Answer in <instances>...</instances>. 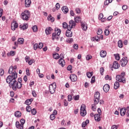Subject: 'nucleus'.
<instances>
[{"instance_id":"obj_4","label":"nucleus","mask_w":129,"mask_h":129,"mask_svg":"<svg viewBox=\"0 0 129 129\" xmlns=\"http://www.w3.org/2000/svg\"><path fill=\"white\" fill-rule=\"evenodd\" d=\"M22 86L23 84H22V83H18V81L15 80V82L11 86V87H12V89L14 90V91H17V89H21Z\"/></svg>"},{"instance_id":"obj_24","label":"nucleus","mask_w":129,"mask_h":129,"mask_svg":"<svg viewBox=\"0 0 129 129\" xmlns=\"http://www.w3.org/2000/svg\"><path fill=\"white\" fill-rule=\"evenodd\" d=\"M94 118L96 121H100V115L98 114H95L94 115Z\"/></svg>"},{"instance_id":"obj_16","label":"nucleus","mask_w":129,"mask_h":129,"mask_svg":"<svg viewBox=\"0 0 129 129\" xmlns=\"http://www.w3.org/2000/svg\"><path fill=\"white\" fill-rule=\"evenodd\" d=\"M25 6L26 8H30L32 1L31 0H25Z\"/></svg>"},{"instance_id":"obj_22","label":"nucleus","mask_w":129,"mask_h":129,"mask_svg":"<svg viewBox=\"0 0 129 129\" xmlns=\"http://www.w3.org/2000/svg\"><path fill=\"white\" fill-rule=\"evenodd\" d=\"M100 56L102 57V58L106 57V51L104 50H101L100 52Z\"/></svg>"},{"instance_id":"obj_21","label":"nucleus","mask_w":129,"mask_h":129,"mask_svg":"<svg viewBox=\"0 0 129 129\" xmlns=\"http://www.w3.org/2000/svg\"><path fill=\"white\" fill-rule=\"evenodd\" d=\"M59 65L61 66L62 67H64L65 66V61L62 58H60L58 60Z\"/></svg>"},{"instance_id":"obj_57","label":"nucleus","mask_w":129,"mask_h":129,"mask_svg":"<svg viewBox=\"0 0 129 129\" xmlns=\"http://www.w3.org/2000/svg\"><path fill=\"white\" fill-rule=\"evenodd\" d=\"M68 101H71L72 100V95H69L68 96Z\"/></svg>"},{"instance_id":"obj_37","label":"nucleus","mask_w":129,"mask_h":129,"mask_svg":"<svg viewBox=\"0 0 129 129\" xmlns=\"http://www.w3.org/2000/svg\"><path fill=\"white\" fill-rule=\"evenodd\" d=\"M31 110H32V107H31V106L28 105L26 107V111H27L28 112H30V111H31Z\"/></svg>"},{"instance_id":"obj_32","label":"nucleus","mask_w":129,"mask_h":129,"mask_svg":"<svg viewBox=\"0 0 129 129\" xmlns=\"http://www.w3.org/2000/svg\"><path fill=\"white\" fill-rule=\"evenodd\" d=\"M53 57L54 59H55L56 60H58L59 58H60V56L58 53H55L53 54Z\"/></svg>"},{"instance_id":"obj_58","label":"nucleus","mask_w":129,"mask_h":129,"mask_svg":"<svg viewBox=\"0 0 129 129\" xmlns=\"http://www.w3.org/2000/svg\"><path fill=\"white\" fill-rule=\"evenodd\" d=\"M98 19L99 20H102V19H103V14L102 13L99 15Z\"/></svg>"},{"instance_id":"obj_41","label":"nucleus","mask_w":129,"mask_h":129,"mask_svg":"<svg viewBox=\"0 0 129 129\" xmlns=\"http://www.w3.org/2000/svg\"><path fill=\"white\" fill-rule=\"evenodd\" d=\"M67 43H69L70 44H71L73 42V38H68L67 39Z\"/></svg>"},{"instance_id":"obj_31","label":"nucleus","mask_w":129,"mask_h":129,"mask_svg":"<svg viewBox=\"0 0 129 129\" xmlns=\"http://www.w3.org/2000/svg\"><path fill=\"white\" fill-rule=\"evenodd\" d=\"M9 74H13L14 73V67L11 66L9 69Z\"/></svg>"},{"instance_id":"obj_35","label":"nucleus","mask_w":129,"mask_h":129,"mask_svg":"<svg viewBox=\"0 0 129 129\" xmlns=\"http://www.w3.org/2000/svg\"><path fill=\"white\" fill-rule=\"evenodd\" d=\"M118 46L119 48H122L123 44H122V41L121 40H119L118 41Z\"/></svg>"},{"instance_id":"obj_43","label":"nucleus","mask_w":129,"mask_h":129,"mask_svg":"<svg viewBox=\"0 0 129 129\" xmlns=\"http://www.w3.org/2000/svg\"><path fill=\"white\" fill-rule=\"evenodd\" d=\"M104 34L105 36H108L109 35V30H108V29H105L104 31Z\"/></svg>"},{"instance_id":"obj_63","label":"nucleus","mask_w":129,"mask_h":129,"mask_svg":"<svg viewBox=\"0 0 129 129\" xmlns=\"http://www.w3.org/2000/svg\"><path fill=\"white\" fill-rule=\"evenodd\" d=\"M74 98L75 100H79V95H76L74 96Z\"/></svg>"},{"instance_id":"obj_10","label":"nucleus","mask_w":129,"mask_h":129,"mask_svg":"<svg viewBox=\"0 0 129 129\" xmlns=\"http://www.w3.org/2000/svg\"><path fill=\"white\" fill-rule=\"evenodd\" d=\"M127 57H123L121 60L120 62L121 63V66L122 67H124L126 66V65L127 64V60H126Z\"/></svg>"},{"instance_id":"obj_56","label":"nucleus","mask_w":129,"mask_h":129,"mask_svg":"<svg viewBox=\"0 0 129 129\" xmlns=\"http://www.w3.org/2000/svg\"><path fill=\"white\" fill-rule=\"evenodd\" d=\"M91 58H92V56L89 55H87L86 57V60H87V61H89V60L91 59Z\"/></svg>"},{"instance_id":"obj_54","label":"nucleus","mask_w":129,"mask_h":129,"mask_svg":"<svg viewBox=\"0 0 129 129\" xmlns=\"http://www.w3.org/2000/svg\"><path fill=\"white\" fill-rule=\"evenodd\" d=\"M5 74V72L4 71V69H0V75L1 76H3L4 74Z\"/></svg>"},{"instance_id":"obj_2","label":"nucleus","mask_w":129,"mask_h":129,"mask_svg":"<svg viewBox=\"0 0 129 129\" xmlns=\"http://www.w3.org/2000/svg\"><path fill=\"white\" fill-rule=\"evenodd\" d=\"M124 76H125V73L122 72L121 75H117L116 76V80L121 83H125V77Z\"/></svg>"},{"instance_id":"obj_26","label":"nucleus","mask_w":129,"mask_h":129,"mask_svg":"<svg viewBox=\"0 0 129 129\" xmlns=\"http://www.w3.org/2000/svg\"><path fill=\"white\" fill-rule=\"evenodd\" d=\"M20 28L21 30H27V29H28V24H24L23 25H20Z\"/></svg>"},{"instance_id":"obj_52","label":"nucleus","mask_w":129,"mask_h":129,"mask_svg":"<svg viewBox=\"0 0 129 129\" xmlns=\"http://www.w3.org/2000/svg\"><path fill=\"white\" fill-rule=\"evenodd\" d=\"M33 48L34 50H37V49L39 48H38V43H35L34 46H33Z\"/></svg>"},{"instance_id":"obj_42","label":"nucleus","mask_w":129,"mask_h":129,"mask_svg":"<svg viewBox=\"0 0 129 129\" xmlns=\"http://www.w3.org/2000/svg\"><path fill=\"white\" fill-rule=\"evenodd\" d=\"M55 117H56L55 116V115H54V114H52L50 116V119H51V120H54V119H55Z\"/></svg>"},{"instance_id":"obj_49","label":"nucleus","mask_w":129,"mask_h":129,"mask_svg":"<svg viewBox=\"0 0 129 129\" xmlns=\"http://www.w3.org/2000/svg\"><path fill=\"white\" fill-rule=\"evenodd\" d=\"M32 94L34 97H37V93H36V91L35 90L32 91Z\"/></svg>"},{"instance_id":"obj_18","label":"nucleus","mask_w":129,"mask_h":129,"mask_svg":"<svg viewBox=\"0 0 129 129\" xmlns=\"http://www.w3.org/2000/svg\"><path fill=\"white\" fill-rule=\"evenodd\" d=\"M126 109H124L123 108H122L121 109H120V113L121 116H124V115H125V112H126Z\"/></svg>"},{"instance_id":"obj_36","label":"nucleus","mask_w":129,"mask_h":129,"mask_svg":"<svg viewBox=\"0 0 129 129\" xmlns=\"http://www.w3.org/2000/svg\"><path fill=\"white\" fill-rule=\"evenodd\" d=\"M16 126L17 128H19V129L21 128V124L20 123V122H19L18 121L16 122Z\"/></svg>"},{"instance_id":"obj_50","label":"nucleus","mask_w":129,"mask_h":129,"mask_svg":"<svg viewBox=\"0 0 129 129\" xmlns=\"http://www.w3.org/2000/svg\"><path fill=\"white\" fill-rule=\"evenodd\" d=\"M34 62H35V60L31 59L30 60L28 61L29 65H32Z\"/></svg>"},{"instance_id":"obj_64","label":"nucleus","mask_w":129,"mask_h":129,"mask_svg":"<svg viewBox=\"0 0 129 129\" xmlns=\"http://www.w3.org/2000/svg\"><path fill=\"white\" fill-rule=\"evenodd\" d=\"M64 106H67L68 105V102L67 100H66V99L64 100Z\"/></svg>"},{"instance_id":"obj_46","label":"nucleus","mask_w":129,"mask_h":129,"mask_svg":"<svg viewBox=\"0 0 129 129\" xmlns=\"http://www.w3.org/2000/svg\"><path fill=\"white\" fill-rule=\"evenodd\" d=\"M15 55V52L11 51L10 53H8V56H14Z\"/></svg>"},{"instance_id":"obj_28","label":"nucleus","mask_w":129,"mask_h":129,"mask_svg":"<svg viewBox=\"0 0 129 129\" xmlns=\"http://www.w3.org/2000/svg\"><path fill=\"white\" fill-rule=\"evenodd\" d=\"M114 89H117L119 88V82L116 81L114 84Z\"/></svg>"},{"instance_id":"obj_5","label":"nucleus","mask_w":129,"mask_h":129,"mask_svg":"<svg viewBox=\"0 0 129 129\" xmlns=\"http://www.w3.org/2000/svg\"><path fill=\"white\" fill-rule=\"evenodd\" d=\"M61 34V30L55 28V32L52 33V40H55V39H58V37L60 36Z\"/></svg>"},{"instance_id":"obj_39","label":"nucleus","mask_w":129,"mask_h":129,"mask_svg":"<svg viewBox=\"0 0 129 129\" xmlns=\"http://www.w3.org/2000/svg\"><path fill=\"white\" fill-rule=\"evenodd\" d=\"M114 57H115V59H116V60H117V61H118V60H119V59H120V57H119V54H114Z\"/></svg>"},{"instance_id":"obj_9","label":"nucleus","mask_w":129,"mask_h":129,"mask_svg":"<svg viewBox=\"0 0 129 129\" xmlns=\"http://www.w3.org/2000/svg\"><path fill=\"white\" fill-rule=\"evenodd\" d=\"M76 26V23L73 20H71L69 22V25L68 26V30H72L74 29Z\"/></svg>"},{"instance_id":"obj_27","label":"nucleus","mask_w":129,"mask_h":129,"mask_svg":"<svg viewBox=\"0 0 129 129\" xmlns=\"http://www.w3.org/2000/svg\"><path fill=\"white\" fill-rule=\"evenodd\" d=\"M14 115L16 117H21L22 116V113L19 111H17L15 112Z\"/></svg>"},{"instance_id":"obj_25","label":"nucleus","mask_w":129,"mask_h":129,"mask_svg":"<svg viewBox=\"0 0 129 129\" xmlns=\"http://www.w3.org/2000/svg\"><path fill=\"white\" fill-rule=\"evenodd\" d=\"M32 102H33V98L27 99L25 102V104H26L27 105H30V104H32Z\"/></svg>"},{"instance_id":"obj_34","label":"nucleus","mask_w":129,"mask_h":129,"mask_svg":"<svg viewBox=\"0 0 129 129\" xmlns=\"http://www.w3.org/2000/svg\"><path fill=\"white\" fill-rule=\"evenodd\" d=\"M93 75V72H92L91 73L87 72V76L88 78H91V77Z\"/></svg>"},{"instance_id":"obj_6","label":"nucleus","mask_w":129,"mask_h":129,"mask_svg":"<svg viewBox=\"0 0 129 129\" xmlns=\"http://www.w3.org/2000/svg\"><path fill=\"white\" fill-rule=\"evenodd\" d=\"M56 87L57 86L56 85V83H53L49 85V90L51 94H54V93H55V90Z\"/></svg>"},{"instance_id":"obj_51","label":"nucleus","mask_w":129,"mask_h":129,"mask_svg":"<svg viewBox=\"0 0 129 129\" xmlns=\"http://www.w3.org/2000/svg\"><path fill=\"white\" fill-rule=\"evenodd\" d=\"M43 43L40 42L38 45V49H42L43 48Z\"/></svg>"},{"instance_id":"obj_38","label":"nucleus","mask_w":129,"mask_h":129,"mask_svg":"<svg viewBox=\"0 0 129 129\" xmlns=\"http://www.w3.org/2000/svg\"><path fill=\"white\" fill-rule=\"evenodd\" d=\"M33 32H36L37 31H38V27H37L36 25L33 26V27L32 28Z\"/></svg>"},{"instance_id":"obj_7","label":"nucleus","mask_w":129,"mask_h":129,"mask_svg":"<svg viewBox=\"0 0 129 129\" xmlns=\"http://www.w3.org/2000/svg\"><path fill=\"white\" fill-rule=\"evenodd\" d=\"M100 97V93H99V92H96L94 95V103H95V104H98V103L99 102Z\"/></svg>"},{"instance_id":"obj_23","label":"nucleus","mask_w":129,"mask_h":129,"mask_svg":"<svg viewBox=\"0 0 129 129\" xmlns=\"http://www.w3.org/2000/svg\"><path fill=\"white\" fill-rule=\"evenodd\" d=\"M26 122V120L24 118H22L20 120V123H21V128L20 129H24V125L25 124V123Z\"/></svg>"},{"instance_id":"obj_47","label":"nucleus","mask_w":129,"mask_h":129,"mask_svg":"<svg viewBox=\"0 0 129 129\" xmlns=\"http://www.w3.org/2000/svg\"><path fill=\"white\" fill-rule=\"evenodd\" d=\"M31 113L33 114V115H35V114L37 113V111L36 110V109L33 108L32 110H31Z\"/></svg>"},{"instance_id":"obj_11","label":"nucleus","mask_w":129,"mask_h":129,"mask_svg":"<svg viewBox=\"0 0 129 129\" xmlns=\"http://www.w3.org/2000/svg\"><path fill=\"white\" fill-rule=\"evenodd\" d=\"M69 78L72 82H76V81H77V76L75 74L71 75L70 76Z\"/></svg>"},{"instance_id":"obj_30","label":"nucleus","mask_w":129,"mask_h":129,"mask_svg":"<svg viewBox=\"0 0 129 129\" xmlns=\"http://www.w3.org/2000/svg\"><path fill=\"white\" fill-rule=\"evenodd\" d=\"M18 43L20 45H22L24 44V38H20L18 39Z\"/></svg>"},{"instance_id":"obj_20","label":"nucleus","mask_w":129,"mask_h":129,"mask_svg":"<svg viewBox=\"0 0 129 129\" xmlns=\"http://www.w3.org/2000/svg\"><path fill=\"white\" fill-rule=\"evenodd\" d=\"M61 11L64 13V14H67L69 12V9L67 6H63L61 8Z\"/></svg>"},{"instance_id":"obj_15","label":"nucleus","mask_w":129,"mask_h":129,"mask_svg":"<svg viewBox=\"0 0 129 129\" xmlns=\"http://www.w3.org/2000/svg\"><path fill=\"white\" fill-rule=\"evenodd\" d=\"M53 31V29L51 27H48L46 28L45 29V33L46 35H50L52 33V31Z\"/></svg>"},{"instance_id":"obj_55","label":"nucleus","mask_w":129,"mask_h":129,"mask_svg":"<svg viewBox=\"0 0 129 129\" xmlns=\"http://www.w3.org/2000/svg\"><path fill=\"white\" fill-rule=\"evenodd\" d=\"M105 79L106 80H111V77L109 76L108 75H106L105 77Z\"/></svg>"},{"instance_id":"obj_33","label":"nucleus","mask_w":129,"mask_h":129,"mask_svg":"<svg viewBox=\"0 0 129 129\" xmlns=\"http://www.w3.org/2000/svg\"><path fill=\"white\" fill-rule=\"evenodd\" d=\"M48 21H51V22H53L55 21V19L52 17V16H48L47 18Z\"/></svg>"},{"instance_id":"obj_59","label":"nucleus","mask_w":129,"mask_h":129,"mask_svg":"<svg viewBox=\"0 0 129 129\" xmlns=\"http://www.w3.org/2000/svg\"><path fill=\"white\" fill-rule=\"evenodd\" d=\"M103 72H104V69H103V68H101L100 69V73L101 74V75H103V74L102 73H103Z\"/></svg>"},{"instance_id":"obj_12","label":"nucleus","mask_w":129,"mask_h":129,"mask_svg":"<svg viewBox=\"0 0 129 129\" xmlns=\"http://www.w3.org/2000/svg\"><path fill=\"white\" fill-rule=\"evenodd\" d=\"M18 27H19V25L16 22L14 21L11 24V29L12 31H15Z\"/></svg>"},{"instance_id":"obj_19","label":"nucleus","mask_w":129,"mask_h":129,"mask_svg":"<svg viewBox=\"0 0 129 129\" xmlns=\"http://www.w3.org/2000/svg\"><path fill=\"white\" fill-rule=\"evenodd\" d=\"M103 89L105 92H108L109 91V85L106 84L103 86Z\"/></svg>"},{"instance_id":"obj_45","label":"nucleus","mask_w":129,"mask_h":129,"mask_svg":"<svg viewBox=\"0 0 129 129\" xmlns=\"http://www.w3.org/2000/svg\"><path fill=\"white\" fill-rule=\"evenodd\" d=\"M95 82V76H93L91 80V83L92 84Z\"/></svg>"},{"instance_id":"obj_53","label":"nucleus","mask_w":129,"mask_h":129,"mask_svg":"<svg viewBox=\"0 0 129 129\" xmlns=\"http://www.w3.org/2000/svg\"><path fill=\"white\" fill-rule=\"evenodd\" d=\"M97 33V35H101L102 34V29H99Z\"/></svg>"},{"instance_id":"obj_60","label":"nucleus","mask_w":129,"mask_h":129,"mask_svg":"<svg viewBox=\"0 0 129 129\" xmlns=\"http://www.w3.org/2000/svg\"><path fill=\"white\" fill-rule=\"evenodd\" d=\"M122 10L123 11H126L127 9V6L126 5H123L122 7Z\"/></svg>"},{"instance_id":"obj_14","label":"nucleus","mask_w":129,"mask_h":129,"mask_svg":"<svg viewBox=\"0 0 129 129\" xmlns=\"http://www.w3.org/2000/svg\"><path fill=\"white\" fill-rule=\"evenodd\" d=\"M112 68L114 69H118L119 68V64H118L117 61H115L113 63Z\"/></svg>"},{"instance_id":"obj_8","label":"nucleus","mask_w":129,"mask_h":129,"mask_svg":"<svg viewBox=\"0 0 129 129\" xmlns=\"http://www.w3.org/2000/svg\"><path fill=\"white\" fill-rule=\"evenodd\" d=\"M85 108H86L85 105L83 104L81 105L80 109V114L82 116H85V115H86V110Z\"/></svg>"},{"instance_id":"obj_62","label":"nucleus","mask_w":129,"mask_h":129,"mask_svg":"<svg viewBox=\"0 0 129 129\" xmlns=\"http://www.w3.org/2000/svg\"><path fill=\"white\" fill-rule=\"evenodd\" d=\"M56 9H57V11L60 9V4L59 3H57L55 5Z\"/></svg>"},{"instance_id":"obj_44","label":"nucleus","mask_w":129,"mask_h":129,"mask_svg":"<svg viewBox=\"0 0 129 129\" xmlns=\"http://www.w3.org/2000/svg\"><path fill=\"white\" fill-rule=\"evenodd\" d=\"M62 27L64 29H65V28H67V29H68V24H67V23L64 22L62 23Z\"/></svg>"},{"instance_id":"obj_3","label":"nucleus","mask_w":129,"mask_h":129,"mask_svg":"<svg viewBox=\"0 0 129 129\" xmlns=\"http://www.w3.org/2000/svg\"><path fill=\"white\" fill-rule=\"evenodd\" d=\"M31 17L30 11L25 10L24 12L21 13V18L24 21H29V19Z\"/></svg>"},{"instance_id":"obj_48","label":"nucleus","mask_w":129,"mask_h":129,"mask_svg":"<svg viewBox=\"0 0 129 129\" xmlns=\"http://www.w3.org/2000/svg\"><path fill=\"white\" fill-rule=\"evenodd\" d=\"M73 48H74V49L75 50H78V44H74L73 46Z\"/></svg>"},{"instance_id":"obj_1","label":"nucleus","mask_w":129,"mask_h":129,"mask_svg":"<svg viewBox=\"0 0 129 129\" xmlns=\"http://www.w3.org/2000/svg\"><path fill=\"white\" fill-rule=\"evenodd\" d=\"M18 77V73L16 72H14V73L12 74V76L9 75L7 77L6 79L7 83H8L10 87H12L13 83L16 81V79H17Z\"/></svg>"},{"instance_id":"obj_40","label":"nucleus","mask_w":129,"mask_h":129,"mask_svg":"<svg viewBox=\"0 0 129 129\" xmlns=\"http://www.w3.org/2000/svg\"><path fill=\"white\" fill-rule=\"evenodd\" d=\"M92 109H93V111H95V110H96V104L94 103V104L92 105Z\"/></svg>"},{"instance_id":"obj_13","label":"nucleus","mask_w":129,"mask_h":129,"mask_svg":"<svg viewBox=\"0 0 129 129\" xmlns=\"http://www.w3.org/2000/svg\"><path fill=\"white\" fill-rule=\"evenodd\" d=\"M66 36L68 38H71L72 37V31L71 29H68L66 33Z\"/></svg>"},{"instance_id":"obj_17","label":"nucleus","mask_w":129,"mask_h":129,"mask_svg":"<svg viewBox=\"0 0 129 129\" xmlns=\"http://www.w3.org/2000/svg\"><path fill=\"white\" fill-rule=\"evenodd\" d=\"M81 27L83 31H86L87 30V25L86 23L81 22Z\"/></svg>"},{"instance_id":"obj_29","label":"nucleus","mask_w":129,"mask_h":129,"mask_svg":"<svg viewBox=\"0 0 129 129\" xmlns=\"http://www.w3.org/2000/svg\"><path fill=\"white\" fill-rule=\"evenodd\" d=\"M74 20L76 23H79L80 22H81V18L79 16L75 17Z\"/></svg>"},{"instance_id":"obj_61","label":"nucleus","mask_w":129,"mask_h":129,"mask_svg":"<svg viewBox=\"0 0 129 129\" xmlns=\"http://www.w3.org/2000/svg\"><path fill=\"white\" fill-rule=\"evenodd\" d=\"M67 70H68V71H71V70H72V66L70 65L67 67Z\"/></svg>"}]
</instances>
